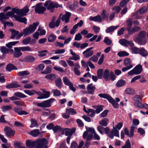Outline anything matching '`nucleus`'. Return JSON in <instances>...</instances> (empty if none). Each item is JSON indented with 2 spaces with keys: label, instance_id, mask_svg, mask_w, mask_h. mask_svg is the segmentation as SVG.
Segmentation results:
<instances>
[{
  "label": "nucleus",
  "instance_id": "42",
  "mask_svg": "<svg viewBox=\"0 0 148 148\" xmlns=\"http://www.w3.org/2000/svg\"><path fill=\"white\" fill-rule=\"evenodd\" d=\"M0 50L3 54H6L8 53L9 50L5 47L1 46L0 47Z\"/></svg>",
  "mask_w": 148,
  "mask_h": 148
},
{
  "label": "nucleus",
  "instance_id": "28",
  "mask_svg": "<svg viewBox=\"0 0 148 148\" xmlns=\"http://www.w3.org/2000/svg\"><path fill=\"white\" fill-rule=\"evenodd\" d=\"M138 13L139 12L138 10L136 11L132 14V17H134L135 19H139L141 18L142 16L138 14Z\"/></svg>",
  "mask_w": 148,
  "mask_h": 148
},
{
  "label": "nucleus",
  "instance_id": "57",
  "mask_svg": "<svg viewBox=\"0 0 148 148\" xmlns=\"http://www.w3.org/2000/svg\"><path fill=\"white\" fill-rule=\"evenodd\" d=\"M134 106L136 108H139L141 109L143 108V104L140 102H135Z\"/></svg>",
  "mask_w": 148,
  "mask_h": 148
},
{
  "label": "nucleus",
  "instance_id": "25",
  "mask_svg": "<svg viewBox=\"0 0 148 148\" xmlns=\"http://www.w3.org/2000/svg\"><path fill=\"white\" fill-rule=\"evenodd\" d=\"M98 96L107 99L109 101L112 98L110 95L106 94L101 93L98 94Z\"/></svg>",
  "mask_w": 148,
  "mask_h": 148
},
{
  "label": "nucleus",
  "instance_id": "61",
  "mask_svg": "<svg viewBox=\"0 0 148 148\" xmlns=\"http://www.w3.org/2000/svg\"><path fill=\"white\" fill-rule=\"evenodd\" d=\"M21 10L22 16H24L26 15V14L29 12V10L27 7H26L23 9H21Z\"/></svg>",
  "mask_w": 148,
  "mask_h": 148
},
{
  "label": "nucleus",
  "instance_id": "32",
  "mask_svg": "<svg viewBox=\"0 0 148 148\" xmlns=\"http://www.w3.org/2000/svg\"><path fill=\"white\" fill-rule=\"evenodd\" d=\"M138 11L140 14H143L147 12V9L146 6H143L138 10Z\"/></svg>",
  "mask_w": 148,
  "mask_h": 148
},
{
  "label": "nucleus",
  "instance_id": "48",
  "mask_svg": "<svg viewBox=\"0 0 148 148\" xmlns=\"http://www.w3.org/2000/svg\"><path fill=\"white\" fill-rule=\"evenodd\" d=\"M45 78L52 81L55 79L56 76L55 75H47L45 76Z\"/></svg>",
  "mask_w": 148,
  "mask_h": 148
},
{
  "label": "nucleus",
  "instance_id": "55",
  "mask_svg": "<svg viewBox=\"0 0 148 148\" xmlns=\"http://www.w3.org/2000/svg\"><path fill=\"white\" fill-rule=\"evenodd\" d=\"M88 114H89L90 113V114H88L89 116L92 117H93L95 116V113H96L95 110L91 109H88Z\"/></svg>",
  "mask_w": 148,
  "mask_h": 148
},
{
  "label": "nucleus",
  "instance_id": "7",
  "mask_svg": "<svg viewBox=\"0 0 148 148\" xmlns=\"http://www.w3.org/2000/svg\"><path fill=\"white\" fill-rule=\"evenodd\" d=\"M46 10V8L42 6V4L41 3H39L36 6L35 11L36 13L42 14L44 13Z\"/></svg>",
  "mask_w": 148,
  "mask_h": 148
},
{
  "label": "nucleus",
  "instance_id": "44",
  "mask_svg": "<svg viewBox=\"0 0 148 148\" xmlns=\"http://www.w3.org/2000/svg\"><path fill=\"white\" fill-rule=\"evenodd\" d=\"M62 128L60 126L57 125L54 127L53 129L54 133L57 132H60L62 131Z\"/></svg>",
  "mask_w": 148,
  "mask_h": 148
},
{
  "label": "nucleus",
  "instance_id": "4",
  "mask_svg": "<svg viewBox=\"0 0 148 148\" xmlns=\"http://www.w3.org/2000/svg\"><path fill=\"white\" fill-rule=\"evenodd\" d=\"M55 101L54 98H51L48 100L44 101L42 102L38 103L34 102V104L42 108H46L51 106V104Z\"/></svg>",
  "mask_w": 148,
  "mask_h": 148
},
{
  "label": "nucleus",
  "instance_id": "17",
  "mask_svg": "<svg viewBox=\"0 0 148 148\" xmlns=\"http://www.w3.org/2000/svg\"><path fill=\"white\" fill-rule=\"evenodd\" d=\"M21 16H17V15H15L14 17L16 20L21 23H24L25 24H26L27 23V19L25 17L21 18Z\"/></svg>",
  "mask_w": 148,
  "mask_h": 148
},
{
  "label": "nucleus",
  "instance_id": "20",
  "mask_svg": "<svg viewBox=\"0 0 148 148\" xmlns=\"http://www.w3.org/2000/svg\"><path fill=\"white\" fill-rule=\"evenodd\" d=\"M92 84H93L92 83L88 84L87 87V89L88 90V93L90 94L93 93V92H94L95 88V87L93 86H92Z\"/></svg>",
  "mask_w": 148,
  "mask_h": 148
},
{
  "label": "nucleus",
  "instance_id": "24",
  "mask_svg": "<svg viewBox=\"0 0 148 148\" xmlns=\"http://www.w3.org/2000/svg\"><path fill=\"white\" fill-rule=\"evenodd\" d=\"M139 51V54L143 57L146 56L148 54L147 51L143 48H140Z\"/></svg>",
  "mask_w": 148,
  "mask_h": 148
},
{
  "label": "nucleus",
  "instance_id": "38",
  "mask_svg": "<svg viewBox=\"0 0 148 148\" xmlns=\"http://www.w3.org/2000/svg\"><path fill=\"white\" fill-rule=\"evenodd\" d=\"M9 18L7 14H5L4 13H0V20L2 23L4 22L3 21V19H8Z\"/></svg>",
  "mask_w": 148,
  "mask_h": 148
},
{
  "label": "nucleus",
  "instance_id": "6",
  "mask_svg": "<svg viewBox=\"0 0 148 148\" xmlns=\"http://www.w3.org/2000/svg\"><path fill=\"white\" fill-rule=\"evenodd\" d=\"M142 71V66L139 64L136 65L132 70L129 72L128 74H140Z\"/></svg>",
  "mask_w": 148,
  "mask_h": 148
},
{
  "label": "nucleus",
  "instance_id": "1",
  "mask_svg": "<svg viewBox=\"0 0 148 148\" xmlns=\"http://www.w3.org/2000/svg\"><path fill=\"white\" fill-rule=\"evenodd\" d=\"M47 142V139L44 138L38 139L33 141L28 140L26 141V146L29 148L33 147L35 148H47V146L45 145Z\"/></svg>",
  "mask_w": 148,
  "mask_h": 148
},
{
  "label": "nucleus",
  "instance_id": "14",
  "mask_svg": "<svg viewBox=\"0 0 148 148\" xmlns=\"http://www.w3.org/2000/svg\"><path fill=\"white\" fill-rule=\"evenodd\" d=\"M82 53L84 54V57L87 58H89L93 55V51H90L88 49H86Z\"/></svg>",
  "mask_w": 148,
  "mask_h": 148
},
{
  "label": "nucleus",
  "instance_id": "13",
  "mask_svg": "<svg viewBox=\"0 0 148 148\" xmlns=\"http://www.w3.org/2000/svg\"><path fill=\"white\" fill-rule=\"evenodd\" d=\"M14 50L15 52L13 53L14 57L17 58L20 56L22 54V53L21 52V51L19 47H15Z\"/></svg>",
  "mask_w": 148,
  "mask_h": 148
},
{
  "label": "nucleus",
  "instance_id": "46",
  "mask_svg": "<svg viewBox=\"0 0 148 148\" xmlns=\"http://www.w3.org/2000/svg\"><path fill=\"white\" fill-rule=\"evenodd\" d=\"M19 42L18 41H14L10 42L6 44V46L9 48H10L12 47L13 46L15 45Z\"/></svg>",
  "mask_w": 148,
  "mask_h": 148
},
{
  "label": "nucleus",
  "instance_id": "60",
  "mask_svg": "<svg viewBox=\"0 0 148 148\" xmlns=\"http://www.w3.org/2000/svg\"><path fill=\"white\" fill-rule=\"evenodd\" d=\"M101 15L102 19H107L108 16V14L106 13V11L105 10H103L101 14Z\"/></svg>",
  "mask_w": 148,
  "mask_h": 148
},
{
  "label": "nucleus",
  "instance_id": "49",
  "mask_svg": "<svg viewBox=\"0 0 148 148\" xmlns=\"http://www.w3.org/2000/svg\"><path fill=\"white\" fill-rule=\"evenodd\" d=\"M121 148H131V144L129 139H128L125 142V144Z\"/></svg>",
  "mask_w": 148,
  "mask_h": 148
},
{
  "label": "nucleus",
  "instance_id": "33",
  "mask_svg": "<svg viewBox=\"0 0 148 148\" xmlns=\"http://www.w3.org/2000/svg\"><path fill=\"white\" fill-rule=\"evenodd\" d=\"M108 121V119L106 118H104L101 121L99 122V124L102 126L106 127L108 125V123L107 121Z\"/></svg>",
  "mask_w": 148,
  "mask_h": 148
},
{
  "label": "nucleus",
  "instance_id": "50",
  "mask_svg": "<svg viewBox=\"0 0 148 148\" xmlns=\"http://www.w3.org/2000/svg\"><path fill=\"white\" fill-rule=\"evenodd\" d=\"M62 79L64 84L68 86L72 83L68 78L66 77H64L62 78Z\"/></svg>",
  "mask_w": 148,
  "mask_h": 148
},
{
  "label": "nucleus",
  "instance_id": "58",
  "mask_svg": "<svg viewBox=\"0 0 148 148\" xmlns=\"http://www.w3.org/2000/svg\"><path fill=\"white\" fill-rule=\"evenodd\" d=\"M53 52H55V54H59L63 53L65 52V50L64 49H59L56 50H53L52 51Z\"/></svg>",
  "mask_w": 148,
  "mask_h": 148
},
{
  "label": "nucleus",
  "instance_id": "63",
  "mask_svg": "<svg viewBox=\"0 0 148 148\" xmlns=\"http://www.w3.org/2000/svg\"><path fill=\"white\" fill-rule=\"evenodd\" d=\"M47 52V50H44L41 51H38V55L40 57H43L47 55V54L46 53Z\"/></svg>",
  "mask_w": 148,
  "mask_h": 148
},
{
  "label": "nucleus",
  "instance_id": "19",
  "mask_svg": "<svg viewBox=\"0 0 148 148\" xmlns=\"http://www.w3.org/2000/svg\"><path fill=\"white\" fill-rule=\"evenodd\" d=\"M56 85L59 89H61L63 85L61 79L60 77H58L56 79L55 81Z\"/></svg>",
  "mask_w": 148,
  "mask_h": 148
},
{
  "label": "nucleus",
  "instance_id": "15",
  "mask_svg": "<svg viewBox=\"0 0 148 148\" xmlns=\"http://www.w3.org/2000/svg\"><path fill=\"white\" fill-rule=\"evenodd\" d=\"M75 128H73L72 129L67 128L65 131V135L66 136H71L75 132Z\"/></svg>",
  "mask_w": 148,
  "mask_h": 148
},
{
  "label": "nucleus",
  "instance_id": "39",
  "mask_svg": "<svg viewBox=\"0 0 148 148\" xmlns=\"http://www.w3.org/2000/svg\"><path fill=\"white\" fill-rule=\"evenodd\" d=\"M131 49L132 54H139L140 50V48L136 47H133L131 48Z\"/></svg>",
  "mask_w": 148,
  "mask_h": 148
},
{
  "label": "nucleus",
  "instance_id": "27",
  "mask_svg": "<svg viewBox=\"0 0 148 148\" xmlns=\"http://www.w3.org/2000/svg\"><path fill=\"white\" fill-rule=\"evenodd\" d=\"M19 48L20 49L21 51L23 52L25 51L31 52L33 51L30 47L28 46L20 47H19Z\"/></svg>",
  "mask_w": 148,
  "mask_h": 148
},
{
  "label": "nucleus",
  "instance_id": "41",
  "mask_svg": "<svg viewBox=\"0 0 148 148\" xmlns=\"http://www.w3.org/2000/svg\"><path fill=\"white\" fill-rule=\"evenodd\" d=\"M119 42L120 44L125 47L128 46V40L125 39H123L119 40Z\"/></svg>",
  "mask_w": 148,
  "mask_h": 148
},
{
  "label": "nucleus",
  "instance_id": "37",
  "mask_svg": "<svg viewBox=\"0 0 148 148\" xmlns=\"http://www.w3.org/2000/svg\"><path fill=\"white\" fill-rule=\"evenodd\" d=\"M12 11L14 12V14L15 13L16 14L18 15L17 16H22L21 10L14 8L12 9Z\"/></svg>",
  "mask_w": 148,
  "mask_h": 148
},
{
  "label": "nucleus",
  "instance_id": "22",
  "mask_svg": "<svg viewBox=\"0 0 148 148\" xmlns=\"http://www.w3.org/2000/svg\"><path fill=\"white\" fill-rule=\"evenodd\" d=\"M6 69L7 71L10 72L13 70H17V68L12 64H9L6 66Z\"/></svg>",
  "mask_w": 148,
  "mask_h": 148
},
{
  "label": "nucleus",
  "instance_id": "52",
  "mask_svg": "<svg viewBox=\"0 0 148 148\" xmlns=\"http://www.w3.org/2000/svg\"><path fill=\"white\" fill-rule=\"evenodd\" d=\"M103 106L102 105H98L97 106V108L95 111L96 113L99 114L103 110Z\"/></svg>",
  "mask_w": 148,
  "mask_h": 148
},
{
  "label": "nucleus",
  "instance_id": "3",
  "mask_svg": "<svg viewBox=\"0 0 148 148\" xmlns=\"http://www.w3.org/2000/svg\"><path fill=\"white\" fill-rule=\"evenodd\" d=\"M39 24V23L38 22L34 23L30 25L29 27L24 29L23 32L25 35H28L33 33L35 31Z\"/></svg>",
  "mask_w": 148,
  "mask_h": 148
},
{
  "label": "nucleus",
  "instance_id": "12",
  "mask_svg": "<svg viewBox=\"0 0 148 148\" xmlns=\"http://www.w3.org/2000/svg\"><path fill=\"white\" fill-rule=\"evenodd\" d=\"M124 64L129 69H131L133 67L132 64V61L130 59L126 58L124 60Z\"/></svg>",
  "mask_w": 148,
  "mask_h": 148
},
{
  "label": "nucleus",
  "instance_id": "64",
  "mask_svg": "<svg viewBox=\"0 0 148 148\" xmlns=\"http://www.w3.org/2000/svg\"><path fill=\"white\" fill-rule=\"evenodd\" d=\"M130 0H123L120 3V6L123 8L126 6L127 3Z\"/></svg>",
  "mask_w": 148,
  "mask_h": 148
},
{
  "label": "nucleus",
  "instance_id": "11",
  "mask_svg": "<svg viewBox=\"0 0 148 148\" xmlns=\"http://www.w3.org/2000/svg\"><path fill=\"white\" fill-rule=\"evenodd\" d=\"M71 13L69 12H66L65 14L61 16V19L62 20V21H65L66 23L69 22V18L71 15Z\"/></svg>",
  "mask_w": 148,
  "mask_h": 148
},
{
  "label": "nucleus",
  "instance_id": "18",
  "mask_svg": "<svg viewBox=\"0 0 148 148\" xmlns=\"http://www.w3.org/2000/svg\"><path fill=\"white\" fill-rule=\"evenodd\" d=\"M89 20L91 21H96L99 23H101L102 21V18L99 15L94 17L90 16L89 18Z\"/></svg>",
  "mask_w": 148,
  "mask_h": 148
},
{
  "label": "nucleus",
  "instance_id": "8",
  "mask_svg": "<svg viewBox=\"0 0 148 148\" xmlns=\"http://www.w3.org/2000/svg\"><path fill=\"white\" fill-rule=\"evenodd\" d=\"M44 5L48 10L52 9L55 7L57 8L59 7L56 3L50 1H46Z\"/></svg>",
  "mask_w": 148,
  "mask_h": 148
},
{
  "label": "nucleus",
  "instance_id": "40",
  "mask_svg": "<svg viewBox=\"0 0 148 148\" xmlns=\"http://www.w3.org/2000/svg\"><path fill=\"white\" fill-rule=\"evenodd\" d=\"M56 36L53 34H50L48 38V40L49 42H52L54 41L56 39Z\"/></svg>",
  "mask_w": 148,
  "mask_h": 148
},
{
  "label": "nucleus",
  "instance_id": "16",
  "mask_svg": "<svg viewBox=\"0 0 148 148\" xmlns=\"http://www.w3.org/2000/svg\"><path fill=\"white\" fill-rule=\"evenodd\" d=\"M140 27H135L133 29L131 27L128 28L127 30L129 34H132L134 33L140 31Z\"/></svg>",
  "mask_w": 148,
  "mask_h": 148
},
{
  "label": "nucleus",
  "instance_id": "29",
  "mask_svg": "<svg viewBox=\"0 0 148 148\" xmlns=\"http://www.w3.org/2000/svg\"><path fill=\"white\" fill-rule=\"evenodd\" d=\"M109 102L112 104L113 107L114 108L117 109L119 108V105L118 103H116L115 100L112 97L109 101Z\"/></svg>",
  "mask_w": 148,
  "mask_h": 148
},
{
  "label": "nucleus",
  "instance_id": "26",
  "mask_svg": "<svg viewBox=\"0 0 148 148\" xmlns=\"http://www.w3.org/2000/svg\"><path fill=\"white\" fill-rule=\"evenodd\" d=\"M119 27V25L117 26H112L106 29V33H109L113 31Z\"/></svg>",
  "mask_w": 148,
  "mask_h": 148
},
{
  "label": "nucleus",
  "instance_id": "10",
  "mask_svg": "<svg viewBox=\"0 0 148 148\" xmlns=\"http://www.w3.org/2000/svg\"><path fill=\"white\" fill-rule=\"evenodd\" d=\"M113 129L112 130L110 133L108 135V136L111 139H113L114 136L119 137V131L116 130L114 126H113Z\"/></svg>",
  "mask_w": 148,
  "mask_h": 148
},
{
  "label": "nucleus",
  "instance_id": "9",
  "mask_svg": "<svg viewBox=\"0 0 148 148\" xmlns=\"http://www.w3.org/2000/svg\"><path fill=\"white\" fill-rule=\"evenodd\" d=\"M73 47L77 49L80 48L81 49H83L88 47V44L86 43L82 44L77 42H75L73 43Z\"/></svg>",
  "mask_w": 148,
  "mask_h": 148
},
{
  "label": "nucleus",
  "instance_id": "47",
  "mask_svg": "<svg viewBox=\"0 0 148 148\" xmlns=\"http://www.w3.org/2000/svg\"><path fill=\"white\" fill-rule=\"evenodd\" d=\"M51 92L54 96H58L61 94L60 90L57 89L52 90Z\"/></svg>",
  "mask_w": 148,
  "mask_h": 148
},
{
  "label": "nucleus",
  "instance_id": "5",
  "mask_svg": "<svg viewBox=\"0 0 148 148\" xmlns=\"http://www.w3.org/2000/svg\"><path fill=\"white\" fill-rule=\"evenodd\" d=\"M4 130L6 136L8 138L14 136L15 133V131L12 130L10 127L6 126L4 128Z\"/></svg>",
  "mask_w": 148,
  "mask_h": 148
},
{
  "label": "nucleus",
  "instance_id": "62",
  "mask_svg": "<svg viewBox=\"0 0 148 148\" xmlns=\"http://www.w3.org/2000/svg\"><path fill=\"white\" fill-rule=\"evenodd\" d=\"M98 57L97 56L94 55L89 58V61L96 62L98 61Z\"/></svg>",
  "mask_w": 148,
  "mask_h": 148
},
{
  "label": "nucleus",
  "instance_id": "2",
  "mask_svg": "<svg viewBox=\"0 0 148 148\" xmlns=\"http://www.w3.org/2000/svg\"><path fill=\"white\" fill-rule=\"evenodd\" d=\"M146 34V32L144 31L140 32L138 35V37L136 36H134L133 38L134 41L137 42L140 45H144L146 43V39L144 38Z\"/></svg>",
  "mask_w": 148,
  "mask_h": 148
},
{
  "label": "nucleus",
  "instance_id": "36",
  "mask_svg": "<svg viewBox=\"0 0 148 148\" xmlns=\"http://www.w3.org/2000/svg\"><path fill=\"white\" fill-rule=\"evenodd\" d=\"M35 58L32 56H28L25 58V60L27 62H32L35 61Z\"/></svg>",
  "mask_w": 148,
  "mask_h": 148
},
{
  "label": "nucleus",
  "instance_id": "59",
  "mask_svg": "<svg viewBox=\"0 0 148 148\" xmlns=\"http://www.w3.org/2000/svg\"><path fill=\"white\" fill-rule=\"evenodd\" d=\"M112 10L115 13H118L121 10L120 7L119 6H115L112 8Z\"/></svg>",
  "mask_w": 148,
  "mask_h": 148
},
{
  "label": "nucleus",
  "instance_id": "21",
  "mask_svg": "<svg viewBox=\"0 0 148 148\" xmlns=\"http://www.w3.org/2000/svg\"><path fill=\"white\" fill-rule=\"evenodd\" d=\"M126 84L125 80L123 79L119 80L116 84V86L117 87H120L124 86Z\"/></svg>",
  "mask_w": 148,
  "mask_h": 148
},
{
  "label": "nucleus",
  "instance_id": "56",
  "mask_svg": "<svg viewBox=\"0 0 148 148\" xmlns=\"http://www.w3.org/2000/svg\"><path fill=\"white\" fill-rule=\"evenodd\" d=\"M118 55L119 57H121L128 56L129 54L125 51H122L119 52Z\"/></svg>",
  "mask_w": 148,
  "mask_h": 148
},
{
  "label": "nucleus",
  "instance_id": "31",
  "mask_svg": "<svg viewBox=\"0 0 148 148\" xmlns=\"http://www.w3.org/2000/svg\"><path fill=\"white\" fill-rule=\"evenodd\" d=\"M70 51L71 54L72 55L73 57V60L77 61L79 58L80 56L79 55L76 54L75 52H73L72 50L70 49Z\"/></svg>",
  "mask_w": 148,
  "mask_h": 148
},
{
  "label": "nucleus",
  "instance_id": "53",
  "mask_svg": "<svg viewBox=\"0 0 148 148\" xmlns=\"http://www.w3.org/2000/svg\"><path fill=\"white\" fill-rule=\"evenodd\" d=\"M31 40V38L30 37H28L22 41V43L24 45H27L29 43Z\"/></svg>",
  "mask_w": 148,
  "mask_h": 148
},
{
  "label": "nucleus",
  "instance_id": "45",
  "mask_svg": "<svg viewBox=\"0 0 148 148\" xmlns=\"http://www.w3.org/2000/svg\"><path fill=\"white\" fill-rule=\"evenodd\" d=\"M12 109V107L8 105L4 106H2V111L3 112H5L7 110H11Z\"/></svg>",
  "mask_w": 148,
  "mask_h": 148
},
{
  "label": "nucleus",
  "instance_id": "34",
  "mask_svg": "<svg viewBox=\"0 0 148 148\" xmlns=\"http://www.w3.org/2000/svg\"><path fill=\"white\" fill-rule=\"evenodd\" d=\"M31 125L30 126V128L35 127L38 125V123L36 120L34 119H32L30 120Z\"/></svg>",
  "mask_w": 148,
  "mask_h": 148
},
{
  "label": "nucleus",
  "instance_id": "51",
  "mask_svg": "<svg viewBox=\"0 0 148 148\" xmlns=\"http://www.w3.org/2000/svg\"><path fill=\"white\" fill-rule=\"evenodd\" d=\"M66 111L69 114H70L71 115H74L77 114L76 111L74 110V109L72 108H70L69 109H66Z\"/></svg>",
  "mask_w": 148,
  "mask_h": 148
},
{
  "label": "nucleus",
  "instance_id": "54",
  "mask_svg": "<svg viewBox=\"0 0 148 148\" xmlns=\"http://www.w3.org/2000/svg\"><path fill=\"white\" fill-rule=\"evenodd\" d=\"M38 31L39 32V33L40 36L43 35L45 34V29L42 28L40 26L38 27Z\"/></svg>",
  "mask_w": 148,
  "mask_h": 148
},
{
  "label": "nucleus",
  "instance_id": "35",
  "mask_svg": "<svg viewBox=\"0 0 148 148\" xmlns=\"http://www.w3.org/2000/svg\"><path fill=\"white\" fill-rule=\"evenodd\" d=\"M11 32V36L10 37L11 39H13L15 37H17V35L19 33V32L18 31H16L14 29H11L10 30Z\"/></svg>",
  "mask_w": 148,
  "mask_h": 148
},
{
  "label": "nucleus",
  "instance_id": "43",
  "mask_svg": "<svg viewBox=\"0 0 148 148\" xmlns=\"http://www.w3.org/2000/svg\"><path fill=\"white\" fill-rule=\"evenodd\" d=\"M125 92L126 94H128L132 95L134 94L135 93L134 90L133 89L130 88H126Z\"/></svg>",
  "mask_w": 148,
  "mask_h": 148
},
{
  "label": "nucleus",
  "instance_id": "23",
  "mask_svg": "<svg viewBox=\"0 0 148 148\" xmlns=\"http://www.w3.org/2000/svg\"><path fill=\"white\" fill-rule=\"evenodd\" d=\"M39 130L38 129L33 130L30 132V135L34 137L38 136L40 134Z\"/></svg>",
  "mask_w": 148,
  "mask_h": 148
},
{
  "label": "nucleus",
  "instance_id": "30",
  "mask_svg": "<svg viewBox=\"0 0 148 148\" xmlns=\"http://www.w3.org/2000/svg\"><path fill=\"white\" fill-rule=\"evenodd\" d=\"M14 95L17 98H23L27 97V96L20 92H16L14 93Z\"/></svg>",
  "mask_w": 148,
  "mask_h": 148
}]
</instances>
